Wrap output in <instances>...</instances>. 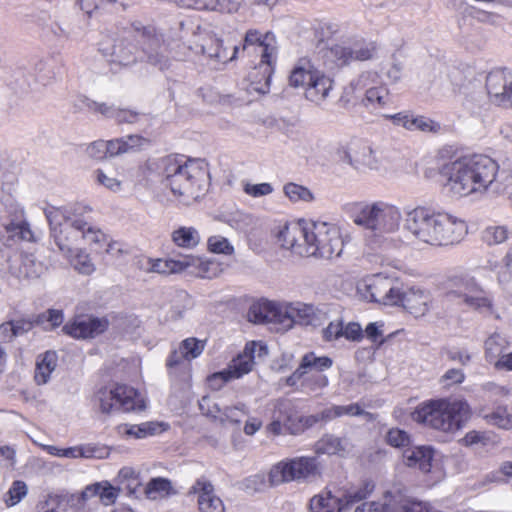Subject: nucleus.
I'll return each mask as SVG.
<instances>
[{
  "label": "nucleus",
  "instance_id": "nucleus-18",
  "mask_svg": "<svg viewBox=\"0 0 512 512\" xmlns=\"http://www.w3.org/2000/svg\"><path fill=\"white\" fill-rule=\"evenodd\" d=\"M486 89L492 102L501 104L512 103V71L495 69L486 76Z\"/></svg>",
  "mask_w": 512,
  "mask_h": 512
},
{
  "label": "nucleus",
  "instance_id": "nucleus-49",
  "mask_svg": "<svg viewBox=\"0 0 512 512\" xmlns=\"http://www.w3.org/2000/svg\"><path fill=\"white\" fill-rule=\"evenodd\" d=\"M204 347L205 342L196 338H187L179 345L187 361L197 358L203 352Z\"/></svg>",
  "mask_w": 512,
  "mask_h": 512
},
{
  "label": "nucleus",
  "instance_id": "nucleus-33",
  "mask_svg": "<svg viewBox=\"0 0 512 512\" xmlns=\"http://www.w3.org/2000/svg\"><path fill=\"white\" fill-rule=\"evenodd\" d=\"M391 103L389 90L384 86H376L366 89L362 104L367 109L379 113Z\"/></svg>",
  "mask_w": 512,
  "mask_h": 512
},
{
  "label": "nucleus",
  "instance_id": "nucleus-10",
  "mask_svg": "<svg viewBox=\"0 0 512 512\" xmlns=\"http://www.w3.org/2000/svg\"><path fill=\"white\" fill-rule=\"evenodd\" d=\"M289 84L295 88L305 87L306 99L317 105L327 99L333 88V80L315 68L308 57L297 60L290 73Z\"/></svg>",
  "mask_w": 512,
  "mask_h": 512
},
{
  "label": "nucleus",
  "instance_id": "nucleus-38",
  "mask_svg": "<svg viewBox=\"0 0 512 512\" xmlns=\"http://www.w3.org/2000/svg\"><path fill=\"white\" fill-rule=\"evenodd\" d=\"M57 366V355L53 351H47L43 355L39 356L36 369H35V381L37 384H46L49 381L51 373Z\"/></svg>",
  "mask_w": 512,
  "mask_h": 512
},
{
  "label": "nucleus",
  "instance_id": "nucleus-20",
  "mask_svg": "<svg viewBox=\"0 0 512 512\" xmlns=\"http://www.w3.org/2000/svg\"><path fill=\"white\" fill-rule=\"evenodd\" d=\"M188 49L193 50L195 53H201L202 55L207 56L210 60L222 64L235 59L239 50L237 46H234L232 55L229 56L227 49L223 47V41L210 33L205 34L202 38V42L196 46V49L192 46H189Z\"/></svg>",
  "mask_w": 512,
  "mask_h": 512
},
{
  "label": "nucleus",
  "instance_id": "nucleus-59",
  "mask_svg": "<svg viewBox=\"0 0 512 512\" xmlns=\"http://www.w3.org/2000/svg\"><path fill=\"white\" fill-rule=\"evenodd\" d=\"M244 191L252 197H261L269 195L273 192V187L269 183L250 184L244 185Z\"/></svg>",
  "mask_w": 512,
  "mask_h": 512
},
{
  "label": "nucleus",
  "instance_id": "nucleus-9",
  "mask_svg": "<svg viewBox=\"0 0 512 512\" xmlns=\"http://www.w3.org/2000/svg\"><path fill=\"white\" fill-rule=\"evenodd\" d=\"M319 53L325 67L334 70L354 62L372 60L377 54V45L364 38H349L322 48Z\"/></svg>",
  "mask_w": 512,
  "mask_h": 512
},
{
  "label": "nucleus",
  "instance_id": "nucleus-63",
  "mask_svg": "<svg viewBox=\"0 0 512 512\" xmlns=\"http://www.w3.org/2000/svg\"><path fill=\"white\" fill-rule=\"evenodd\" d=\"M464 380V373L460 369H449L441 377L440 382L445 386L449 387L454 384H460Z\"/></svg>",
  "mask_w": 512,
  "mask_h": 512
},
{
  "label": "nucleus",
  "instance_id": "nucleus-50",
  "mask_svg": "<svg viewBox=\"0 0 512 512\" xmlns=\"http://www.w3.org/2000/svg\"><path fill=\"white\" fill-rule=\"evenodd\" d=\"M285 195L292 201H312L313 195L309 189L295 183H288L284 186Z\"/></svg>",
  "mask_w": 512,
  "mask_h": 512
},
{
  "label": "nucleus",
  "instance_id": "nucleus-34",
  "mask_svg": "<svg viewBox=\"0 0 512 512\" xmlns=\"http://www.w3.org/2000/svg\"><path fill=\"white\" fill-rule=\"evenodd\" d=\"M146 270L162 275L181 273L188 269L189 263L185 262V257L180 260L174 259H148Z\"/></svg>",
  "mask_w": 512,
  "mask_h": 512
},
{
  "label": "nucleus",
  "instance_id": "nucleus-43",
  "mask_svg": "<svg viewBox=\"0 0 512 512\" xmlns=\"http://www.w3.org/2000/svg\"><path fill=\"white\" fill-rule=\"evenodd\" d=\"M73 268L83 275H90L95 271V265L92 262L90 255L83 249H76L75 254L71 253L66 256Z\"/></svg>",
  "mask_w": 512,
  "mask_h": 512
},
{
  "label": "nucleus",
  "instance_id": "nucleus-3",
  "mask_svg": "<svg viewBox=\"0 0 512 512\" xmlns=\"http://www.w3.org/2000/svg\"><path fill=\"white\" fill-rule=\"evenodd\" d=\"M499 166L490 157H462L443 166L451 192L459 197L485 192L495 181Z\"/></svg>",
  "mask_w": 512,
  "mask_h": 512
},
{
  "label": "nucleus",
  "instance_id": "nucleus-21",
  "mask_svg": "<svg viewBox=\"0 0 512 512\" xmlns=\"http://www.w3.org/2000/svg\"><path fill=\"white\" fill-rule=\"evenodd\" d=\"M399 296V304L415 317H422L429 311L432 298L428 291L412 287L404 292L400 290Z\"/></svg>",
  "mask_w": 512,
  "mask_h": 512
},
{
  "label": "nucleus",
  "instance_id": "nucleus-32",
  "mask_svg": "<svg viewBox=\"0 0 512 512\" xmlns=\"http://www.w3.org/2000/svg\"><path fill=\"white\" fill-rule=\"evenodd\" d=\"M401 498L395 495V491H387L377 501L364 502L358 505L355 512H396Z\"/></svg>",
  "mask_w": 512,
  "mask_h": 512
},
{
  "label": "nucleus",
  "instance_id": "nucleus-41",
  "mask_svg": "<svg viewBox=\"0 0 512 512\" xmlns=\"http://www.w3.org/2000/svg\"><path fill=\"white\" fill-rule=\"evenodd\" d=\"M508 340L499 333H493L485 341V357L486 360L493 364L507 349Z\"/></svg>",
  "mask_w": 512,
  "mask_h": 512
},
{
  "label": "nucleus",
  "instance_id": "nucleus-16",
  "mask_svg": "<svg viewBox=\"0 0 512 512\" xmlns=\"http://www.w3.org/2000/svg\"><path fill=\"white\" fill-rule=\"evenodd\" d=\"M279 317L280 327L276 329L278 331H287L295 324L319 326L325 319L326 313L311 304L296 302L283 305Z\"/></svg>",
  "mask_w": 512,
  "mask_h": 512
},
{
  "label": "nucleus",
  "instance_id": "nucleus-14",
  "mask_svg": "<svg viewBox=\"0 0 512 512\" xmlns=\"http://www.w3.org/2000/svg\"><path fill=\"white\" fill-rule=\"evenodd\" d=\"M319 474L318 463L313 457H297L289 461H281L270 469L268 474L271 486L284 482L298 481Z\"/></svg>",
  "mask_w": 512,
  "mask_h": 512
},
{
  "label": "nucleus",
  "instance_id": "nucleus-51",
  "mask_svg": "<svg viewBox=\"0 0 512 512\" xmlns=\"http://www.w3.org/2000/svg\"><path fill=\"white\" fill-rule=\"evenodd\" d=\"M38 512H66L64 507V496L48 495L47 498L37 506Z\"/></svg>",
  "mask_w": 512,
  "mask_h": 512
},
{
  "label": "nucleus",
  "instance_id": "nucleus-27",
  "mask_svg": "<svg viewBox=\"0 0 512 512\" xmlns=\"http://www.w3.org/2000/svg\"><path fill=\"white\" fill-rule=\"evenodd\" d=\"M185 262L189 263V273L194 274L200 278L212 279L218 277L223 268L220 263L214 260H205L192 255L185 256Z\"/></svg>",
  "mask_w": 512,
  "mask_h": 512
},
{
  "label": "nucleus",
  "instance_id": "nucleus-13",
  "mask_svg": "<svg viewBox=\"0 0 512 512\" xmlns=\"http://www.w3.org/2000/svg\"><path fill=\"white\" fill-rule=\"evenodd\" d=\"M449 295L460 299L463 305L484 316L499 317L496 314L492 294L485 290L474 277L461 278L456 289L452 290Z\"/></svg>",
  "mask_w": 512,
  "mask_h": 512
},
{
  "label": "nucleus",
  "instance_id": "nucleus-22",
  "mask_svg": "<svg viewBox=\"0 0 512 512\" xmlns=\"http://www.w3.org/2000/svg\"><path fill=\"white\" fill-rule=\"evenodd\" d=\"M190 493L198 495L200 512H225L222 500L214 494L213 485L206 479H198Z\"/></svg>",
  "mask_w": 512,
  "mask_h": 512
},
{
  "label": "nucleus",
  "instance_id": "nucleus-55",
  "mask_svg": "<svg viewBox=\"0 0 512 512\" xmlns=\"http://www.w3.org/2000/svg\"><path fill=\"white\" fill-rule=\"evenodd\" d=\"M208 249L213 253L231 254L233 252V247L222 236H211L208 239Z\"/></svg>",
  "mask_w": 512,
  "mask_h": 512
},
{
  "label": "nucleus",
  "instance_id": "nucleus-1",
  "mask_svg": "<svg viewBox=\"0 0 512 512\" xmlns=\"http://www.w3.org/2000/svg\"><path fill=\"white\" fill-rule=\"evenodd\" d=\"M124 33L125 35L115 39L113 43L109 39L99 43V51L103 56L121 65L133 64L138 59V48L133 42L137 40L149 64L160 70L170 67V59L165 54L170 43L154 25L133 20L124 28Z\"/></svg>",
  "mask_w": 512,
  "mask_h": 512
},
{
  "label": "nucleus",
  "instance_id": "nucleus-62",
  "mask_svg": "<svg viewBox=\"0 0 512 512\" xmlns=\"http://www.w3.org/2000/svg\"><path fill=\"white\" fill-rule=\"evenodd\" d=\"M27 494V486L23 481H15L9 490L10 503L13 506L17 504Z\"/></svg>",
  "mask_w": 512,
  "mask_h": 512
},
{
  "label": "nucleus",
  "instance_id": "nucleus-42",
  "mask_svg": "<svg viewBox=\"0 0 512 512\" xmlns=\"http://www.w3.org/2000/svg\"><path fill=\"white\" fill-rule=\"evenodd\" d=\"M302 368L309 371L323 372L333 365V360L328 356H317L314 352L306 353L300 361Z\"/></svg>",
  "mask_w": 512,
  "mask_h": 512
},
{
  "label": "nucleus",
  "instance_id": "nucleus-4",
  "mask_svg": "<svg viewBox=\"0 0 512 512\" xmlns=\"http://www.w3.org/2000/svg\"><path fill=\"white\" fill-rule=\"evenodd\" d=\"M159 168L171 192L185 204L199 199L207 189L209 173L201 160L170 155L161 159Z\"/></svg>",
  "mask_w": 512,
  "mask_h": 512
},
{
  "label": "nucleus",
  "instance_id": "nucleus-24",
  "mask_svg": "<svg viewBox=\"0 0 512 512\" xmlns=\"http://www.w3.org/2000/svg\"><path fill=\"white\" fill-rule=\"evenodd\" d=\"M257 45L262 48L263 62L272 63L276 54V39L273 33L262 34L256 29H250L246 32L243 44V50L248 46Z\"/></svg>",
  "mask_w": 512,
  "mask_h": 512
},
{
  "label": "nucleus",
  "instance_id": "nucleus-19",
  "mask_svg": "<svg viewBox=\"0 0 512 512\" xmlns=\"http://www.w3.org/2000/svg\"><path fill=\"white\" fill-rule=\"evenodd\" d=\"M255 347L256 344L254 342L247 344L244 351L231 361L228 369L214 374L213 379L221 378L223 382H227L249 373L254 365Z\"/></svg>",
  "mask_w": 512,
  "mask_h": 512
},
{
  "label": "nucleus",
  "instance_id": "nucleus-40",
  "mask_svg": "<svg viewBox=\"0 0 512 512\" xmlns=\"http://www.w3.org/2000/svg\"><path fill=\"white\" fill-rule=\"evenodd\" d=\"M161 426L162 424L156 422H146L139 425L122 424L118 426V432L126 437L141 439L158 433Z\"/></svg>",
  "mask_w": 512,
  "mask_h": 512
},
{
  "label": "nucleus",
  "instance_id": "nucleus-56",
  "mask_svg": "<svg viewBox=\"0 0 512 512\" xmlns=\"http://www.w3.org/2000/svg\"><path fill=\"white\" fill-rule=\"evenodd\" d=\"M342 320L331 321L322 329V338L326 342L336 341L342 337Z\"/></svg>",
  "mask_w": 512,
  "mask_h": 512
},
{
  "label": "nucleus",
  "instance_id": "nucleus-44",
  "mask_svg": "<svg viewBox=\"0 0 512 512\" xmlns=\"http://www.w3.org/2000/svg\"><path fill=\"white\" fill-rule=\"evenodd\" d=\"M509 237V230L505 226H488L481 232V240L488 246L504 243Z\"/></svg>",
  "mask_w": 512,
  "mask_h": 512
},
{
  "label": "nucleus",
  "instance_id": "nucleus-58",
  "mask_svg": "<svg viewBox=\"0 0 512 512\" xmlns=\"http://www.w3.org/2000/svg\"><path fill=\"white\" fill-rule=\"evenodd\" d=\"M434 121L425 116H415L412 114L410 125V131H432L434 129Z\"/></svg>",
  "mask_w": 512,
  "mask_h": 512
},
{
  "label": "nucleus",
  "instance_id": "nucleus-28",
  "mask_svg": "<svg viewBox=\"0 0 512 512\" xmlns=\"http://www.w3.org/2000/svg\"><path fill=\"white\" fill-rule=\"evenodd\" d=\"M10 271L18 279H37L45 273L46 267L33 254H26L18 267L10 266Z\"/></svg>",
  "mask_w": 512,
  "mask_h": 512
},
{
  "label": "nucleus",
  "instance_id": "nucleus-48",
  "mask_svg": "<svg viewBox=\"0 0 512 512\" xmlns=\"http://www.w3.org/2000/svg\"><path fill=\"white\" fill-rule=\"evenodd\" d=\"M485 419L488 423L502 429L512 428V415L504 407H498L492 413L487 414Z\"/></svg>",
  "mask_w": 512,
  "mask_h": 512
},
{
  "label": "nucleus",
  "instance_id": "nucleus-35",
  "mask_svg": "<svg viewBox=\"0 0 512 512\" xmlns=\"http://www.w3.org/2000/svg\"><path fill=\"white\" fill-rule=\"evenodd\" d=\"M271 73V63L263 62L262 58L259 66L249 73L251 90L262 94L267 93L270 88Z\"/></svg>",
  "mask_w": 512,
  "mask_h": 512
},
{
  "label": "nucleus",
  "instance_id": "nucleus-46",
  "mask_svg": "<svg viewBox=\"0 0 512 512\" xmlns=\"http://www.w3.org/2000/svg\"><path fill=\"white\" fill-rule=\"evenodd\" d=\"M365 413L366 412L357 403L349 405H335L329 409L324 410L322 412V418L334 419L343 415L360 416Z\"/></svg>",
  "mask_w": 512,
  "mask_h": 512
},
{
  "label": "nucleus",
  "instance_id": "nucleus-23",
  "mask_svg": "<svg viewBox=\"0 0 512 512\" xmlns=\"http://www.w3.org/2000/svg\"><path fill=\"white\" fill-rule=\"evenodd\" d=\"M280 312H282V306L273 302H256L250 306L247 319L255 324L271 323L280 327Z\"/></svg>",
  "mask_w": 512,
  "mask_h": 512
},
{
  "label": "nucleus",
  "instance_id": "nucleus-60",
  "mask_svg": "<svg viewBox=\"0 0 512 512\" xmlns=\"http://www.w3.org/2000/svg\"><path fill=\"white\" fill-rule=\"evenodd\" d=\"M95 177L99 184L105 186L111 191L117 192L121 189V181L112 176L107 175L102 170H96Z\"/></svg>",
  "mask_w": 512,
  "mask_h": 512
},
{
  "label": "nucleus",
  "instance_id": "nucleus-61",
  "mask_svg": "<svg viewBox=\"0 0 512 512\" xmlns=\"http://www.w3.org/2000/svg\"><path fill=\"white\" fill-rule=\"evenodd\" d=\"M342 337L350 341H360L363 338L361 326L356 322H350L345 327L342 326Z\"/></svg>",
  "mask_w": 512,
  "mask_h": 512
},
{
  "label": "nucleus",
  "instance_id": "nucleus-36",
  "mask_svg": "<svg viewBox=\"0 0 512 512\" xmlns=\"http://www.w3.org/2000/svg\"><path fill=\"white\" fill-rule=\"evenodd\" d=\"M24 209L17 208L14 213H11V221L6 225V231L12 237H18L20 240L32 241L34 235L30 229L28 222L24 219Z\"/></svg>",
  "mask_w": 512,
  "mask_h": 512
},
{
  "label": "nucleus",
  "instance_id": "nucleus-52",
  "mask_svg": "<svg viewBox=\"0 0 512 512\" xmlns=\"http://www.w3.org/2000/svg\"><path fill=\"white\" fill-rule=\"evenodd\" d=\"M97 483L100 484L98 494L100 502L106 506L115 503L120 492L119 487H113L108 481H102Z\"/></svg>",
  "mask_w": 512,
  "mask_h": 512
},
{
  "label": "nucleus",
  "instance_id": "nucleus-47",
  "mask_svg": "<svg viewBox=\"0 0 512 512\" xmlns=\"http://www.w3.org/2000/svg\"><path fill=\"white\" fill-rule=\"evenodd\" d=\"M64 320L63 311L59 309H48L47 311L37 315L35 319V324L37 325H45L49 324V326H44L45 329H55L59 327Z\"/></svg>",
  "mask_w": 512,
  "mask_h": 512
},
{
  "label": "nucleus",
  "instance_id": "nucleus-31",
  "mask_svg": "<svg viewBox=\"0 0 512 512\" xmlns=\"http://www.w3.org/2000/svg\"><path fill=\"white\" fill-rule=\"evenodd\" d=\"M88 106L94 111L99 112L107 118H114L118 123H135L139 120L140 113L134 110L120 109L109 106L106 103L87 102Z\"/></svg>",
  "mask_w": 512,
  "mask_h": 512
},
{
  "label": "nucleus",
  "instance_id": "nucleus-7",
  "mask_svg": "<svg viewBox=\"0 0 512 512\" xmlns=\"http://www.w3.org/2000/svg\"><path fill=\"white\" fill-rule=\"evenodd\" d=\"M89 212L90 209L79 204L65 208L50 207L45 210L51 236L64 256H70L74 252V245L87 226L85 214Z\"/></svg>",
  "mask_w": 512,
  "mask_h": 512
},
{
  "label": "nucleus",
  "instance_id": "nucleus-8",
  "mask_svg": "<svg viewBox=\"0 0 512 512\" xmlns=\"http://www.w3.org/2000/svg\"><path fill=\"white\" fill-rule=\"evenodd\" d=\"M291 235L304 237V240L309 242V246L300 249L301 253L308 254L309 257L329 260L342 254L344 241L340 228L334 224L313 222L310 223V230L305 231L304 234L295 227L291 230Z\"/></svg>",
  "mask_w": 512,
  "mask_h": 512
},
{
  "label": "nucleus",
  "instance_id": "nucleus-26",
  "mask_svg": "<svg viewBox=\"0 0 512 512\" xmlns=\"http://www.w3.org/2000/svg\"><path fill=\"white\" fill-rule=\"evenodd\" d=\"M433 456L434 451L430 446H415L403 451V462L408 467L428 473L432 468Z\"/></svg>",
  "mask_w": 512,
  "mask_h": 512
},
{
  "label": "nucleus",
  "instance_id": "nucleus-45",
  "mask_svg": "<svg viewBox=\"0 0 512 512\" xmlns=\"http://www.w3.org/2000/svg\"><path fill=\"white\" fill-rule=\"evenodd\" d=\"M172 485L170 480L162 477L151 479L146 488L145 493L148 498L156 499L158 497H165L170 494Z\"/></svg>",
  "mask_w": 512,
  "mask_h": 512
},
{
  "label": "nucleus",
  "instance_id": "nucleus-17",
  "mask_svg": "<svg viewBox=\"0 0 512 512\" xmlns=\"http://www.w3.org/2000/svg\"><path fill=\"white\" fill-rule=\"evenodd\" d=\"M109 327L107 318L93 316H76L62 327L64 334L76 339L95 338Z\"/></svg>",
  "mask_w": 512,
  "mask_h": 512
},
{
  "label": "nucleus",
  "instance_id": "nucleus-25",
  "mask_svg": "<svg viewBox=\"0 0 512 512\" xmlns=\"http://www.w3.org/2000/svg\"><path fill=\"white\" fill-rule=\"evenodd\" d=\"M294 226L300 229L303 234L305 231L310 230V224H303L301 222L286 224L277 233L278 242L281 243L282 247L291 250L297 255L309 257L308 254L301 253L300 251L302 247L309 246V242L304 240V237H294L291 235V230L295 228Z\"/></svg>",
  "mask_w": 512,
  "mask_h": 512
},
{
  "label": "nucleus",
  "instance_id": "nucleus-5",
  "mask_svg": "<svg viewBox=\"0 0 512 512\" xmlns=\"http://www.w3.org/2000/svg\"><path fill=\"white\" fill-rule=\"evenodd\" d=\"M350 210L354 224L367 231L371 241L378 245L385 235L398 231L402 221L400 209L383 200L354 202Z\"/></svg>",
  "mask_w": 512,
  "mask_h": 512
},
{
  "label": "nucleus",
  "instance_id": "nucleus-12",
  "mask_svg": "<svg viewBox=\"0 0 512 512\" xmlns=\"http://www.w3.org/2000/svg\"><path fill=\"white\" fill-rule=\"evenodd\" d=\"M373 491L369 484L357 490H338L333 493L330 489H324L313 496L309 508L311 512H347L357 502L366 499Z\"/></svg>",
  "mask_w": 512,
  "mask_h": 512
},
{
  "label": "nucleus",
  "instance_id": "nucleus-54",
  "mask_svg": "<svg viewBox=\"0 0 512 512\" xmlns=\"http://www.w3.org/2000/svg\"><path fill=\"white\" fill-rule=\"evenodd\" d=\"M386 441L393 447H406L410 444V437L404 430L392 428L387 432Z\"/></svg>",
  "mask_w": 512,
  "mask_h": 512
},
{
  "label": "nucleus",
  "instance_id": "nucleus-15",
  "mask_svg": "<svg viewBox=\"0 0 512 512\" xmlns=\"http://www.w3.org/2000/svg\"><path fill=\"white\" fill-rule=\"evenodd\" d=\"M358 290L369 301L384 305H398L400 302V287L390 277L373 275L360 284Z\"/></svg>",
  "mask_w": 512,
  "mask_h": 512
},
{
  "label": "nucleus",
  "instance_id": "nucleus-53",
  "mask_svg": "<svg viewBox=\"0 0 512 512\" xmlns=\"http://www.w3.org/2000/svg\"><path fill=\"white\" fill-rule=\"evenodd\" d=\"M82 239L86 240L89 244L102 246L107 243V236L100 230L87 221V226L82 230Z\"/></svg>",
  "mask_w": 512,
  "mask_h": 512
},
{
  "label": "nucleus",
  "instance_id": "nucleus-37",
  "mask_svg": "<svg viewBox=\"0 0 512 512\" xmlns=\"http://www.w3.org/2000/svg\"><path fill=\"white\" fill-rule=\"evenodd\" d=\"M171 241L183 249H194L201 241L199 231L192 226H180L171 233Z\"/></svg>",
  "mask_w": 512,
  "mask_h": 512
},
{
  "label": "nucleus",
  "instance_id": "nucleus-2",
  "mask_svg": "<svg viewBox=\"0 0 512 512\" xmlns=\"http://www.w3.org/2000/svg\"><path fill=\"white\" fill-rule=\"evenodd\" d=\"M405 229L418 241L442 246L458 243L467 233L465 222L448 213L417 207L407 213Z\"/></svg>",
  "mask_w": 512,
  "mask_h": 512
},
{
  "label": "nucleus",
  "instance_id": "nucleus-39",
  "mask_svg": "<svg viewBox=\"0 0 512 512\" xmlns=\"http://www.w3.org/2000/svg\"><path fill=\"white\" fill-rule=\"evenodd\" d=\"M348 441L333 435H325L315 443L317 454L343 455L347 451Z\"/></svg>",
  "mask_w": 512,
  "mask_h": 512
},
{
  "label": "nucleus",
  "instance_id": "nucleus-64",
  "mask_svg": "<svg viewBox=\"0 0 512 512\" xmlns=\"http://www.w3.org/2000/svg\"><path fill=\"white\" fill-rule=\"evenodd\" d=\"M121 143L123 144L124 150L123 153L131 152L143 145V143L146 141L142 136L140 135H129L124 138H120Z\"/></svg>",
  "mask_w": 512,
  "mask_h": 512
},
{
  "label": "nucleus",
  "instance_id": "nucleus-57",
  "mask_svg": "<svg viewBox=\"0 0 512 512\" xmlns=\"http://www.w3.org/2000/svg\"><path fill=\"white\" fill-rule=\"evenodd\" d=\"M240 8V3L236 0H213L209 11L220 13H236Z\"/></svg>",
  "mask_w": 512,
  "mask_h": 512
},
{
  "label": "nucleus",
  "instance_id": "nucleus-11",
  "mask_svg": "<svg viewBox=\"0 0 512 512\" xmlns=\"http://www.w3.org/2000/svg\"><path fill=\"white\" fill-rule=\"evenodd\" d=\"M93 409L109 416L115 412L142 411L146 408L144 399L138 391L127 385L101 387L92 398Z\"/></svg>",
  "mask_w": 512,
  "mask_h": 512
},
{
  "label": "nucleus",
  "instance_id": "nucleus-30",
  "mask_svg": "<svg viewBox=\"0 0 512 512\" xmlns=\"http://www.w3.org/2000/svg\"><path fill=\"white\" fill-rule=\"evenodd\" d=\"M207 414L219 420L222 424L230 423L239 425L242 418L248 415V409L244 403H238L234 406H225L223 408L214 404L213 408L209 409Z\"/></svg>",
  "mask_w": 512,
  "mask_h": 512
},
{
  "label": "nucleus",
  "instance_id": "nucleus-6",
  "mask_svg": "<svg viewBox=\"0 0 512 512\" xmlns=\"http://www.w3.org/2000/svg\"><path fill=\"white\" fill-rule=\"evenodd\" d=\"M471 416V409L465 400H431L416 408L414 421L443 432H454L462 428Z\"/></svg>",
  "mask_w": 512,
  "mask_h": 512
},
{
  "label": "nucleus",
  "instance_id": "nucleus-29",
  "mask_svg": "<svg viewBox=\"0 0 512 512\" xmlns=\"http://www.w3.org/2000/svg\"><path fill=\"white\" fill-rule=\"evenodd\" d=\"M345 160L355 168L365 167L376 170L379 167V161L372 148L366 144L357 145V149L353 150V155L345 151Z\"/></svg>",
  "mask_w": 512,
  "mask_h": 512
}]
</instances>
